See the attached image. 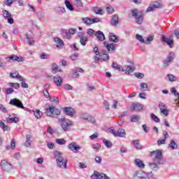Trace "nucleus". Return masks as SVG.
<instances>
[{
	"label": "nucleus",
	"mask_w": 179,
	"mask_h": 179,
	"mask_svg": "<svg viewBox=\"0 0 179 179\" xmlns=\"http://www.w3.org/2000/svg\"><path fill=\"white\" fill-rule=\"evenodd\" d=\"M45 113L47 117H52V118H55L61 115V110L55 108L54 106H50L48 108H45Z\"/></svg>",
	"instance_id": "nucleus-3"
},
{
	"label": "nucleus",
	"mask_w": 179,
	"mask_h": 179,
	"mask_svg": "<svg viewBox=\"0 0 179 179\" xmlns=\"http://www.w3.org/2000/svg\"><path fill=\"white\" fill-rule=\"evenodd\" d=\"M125 135H127L125 129L120 128L116 132V134H115V136H118L119 138H125Z\"/></svg>",
	"instance_id": "nucleus-17"
},
{
	"label": "nucleus",
	"mask_w": 179,
	"mask_h": 179,
	"mask_svg": "<svg viewBox=\"0 0 179 179\" xmlns=\"http://www.w3.org/2000/svg\"><path fill=\"white\" fill-rule=\"evenodd\" d=\"M80 120L87 121V122H91L92 124L96 123V119L87 113H81L80 115Z\"/></svg>",
	"instance_id": "nucleus-6"
},
{
	"label": "nucleus",
	"mask_w": 179,
	"mask_h": 179,
	"mask_svg": "<svg viewBox=\"0 0 179 179\" xmlns=\"http://www.w3.org/2000/svg\"><path fill=\"white\" fill-rule=\"evenodd\" d=\"M161 40L162 43H166L170 48H173L172 44H174V39L173 35L169 36V37H166L164 35L162 36Z\"/></svg>",
	"instance_id": "nucleus-8"
},
{
	"label": "nucleus",
	"mask_w": 179,
	"mask_h": 179,
	"mask_svg": "<svg viewBox=\"0 0 179 179\" xmlns=\"http://www.w3.org/2000/svg\"><path fill=\"white\" fill-rule=\"evenodd\" d=\"M109 40L113 43H118L120 41L117 36L113 33L109 34Z\"/></svg>",
	"instance_id": "nucleus-22"
},
{
	"label": "nucleus",
	"mask_w": 179,
	"mask_h": 179,
	"mask_svg": "<svg viewBox=\"0 0 179 179\" xmlns=\"http://www.w3.org/2000/svg\"><path fill=\"white\" fill-rule=\"evenodd\" d=\"M10 78H18L19 73L18 72L10 73Z\"/></svg>",
	"instance_id": "nucleus-62"
},
{
	"label": "nucleus",
	"mask_w": 179,
	"mask_h": 179,
	"mask_svg": "<svg viewBox=\"0 0 179 179\" xmlns=\"http://www.w3.org/2000/svg\"><path fill=\"white\" fill-rule=\"evenodd\" d=\"M174 57H176V55H174V52H170L167 56L166 59H168V61H171V62L174 59Z\"/></svg>",
	"instance_id": "nucleus-46"
},
{
	"label": "nucleus",
	"mask_w": 179,
	"mask_h": 179,
	"mask_svg": "<svg viewBox=\"0 0 179 179\" xmlns=\"http://www.w3.org/2000/svg\"><path fill=\"white\" fill-rule=\"evenodd\" d=\"M134 75L136 78H138V79H143V76H145L142 73H136Z\"/></svg>",
	"instance_id": "nucleus-56"
},
{
	"label": "nucleus",
	"mask_w": 179,
	"mask_h": 179,
	"mask_svg": "<svg viewBox=\"0 0 179 179\" xmlns=\"http://www.w3.org/2000/svg\"><path fill=\"white\" fill-rule=\"evenodd\" d=\"M87 37L86 36H82L80 38V43L82 45H86V43H87Z\"/></svg>",
	"instance_id": "nucleus-38"
},
{
	"label": "nucleus",
	"mask_w": 179,
	"mask_h": 179,
	"mask_svg": "<svg viewBox=\"0 0 179 179\" xmlns=\"http://www.w3.org/2000/svg\"><path fill=\"white\" fill-rule=\"evenodd\" d=\"M55 142L57 145H65L66 143V141L64 138H57Z\"/></svg>",
	"instance_id": "nucleus-39"
},
{
	"label": "nucleus",
	"mask_w": 179,
	"mask_h": 179,
	"mask_svg": "<svg viewBox=\"0 0 179 179\" xmlns=\"http://www.w3.org/2000/svg\"><path fill=\"white\" fill-rule=\"evenodd\" d=\"M53 80L54 83L57 85V86H62V83L64 80H62V78L59 76H56L53 77Z\"/></svg>",
	"instance_id": "nucleus-16"
},
{
	"label": "nucleus",
	"mask_w": 179,
	"mask_h": 179,
	"mask_svg": "<svg viewBox=\"0 0 179 179\" xmlns=\"http://www.w3.org/2000/svg\"><path fill=\"white\" fill-rule=\"evenodd\" d=\"M52 72L53 73H57V72H62V69H59V66L55 63H52Z\"/></svg>",
	"instance_id": "nucleus-20"
},
{
	"label": "nucleus",
	"mask_w": 179,
	"mask_h": 179,
	"mask_svg": "<svg viewBox=\"0 0 179 179\" xmlns=\"http://www.w3.org/2000/svg\"><path fill=\"white\" fill-rule=\"evenodd\" d=\"M159 108L160 111H162V110H167V106H166L165 103H161L159 105Z\"/></svg>",
	"instance_id": "nucleus-53"
},
{
	"label": "nucleus",
	"mask_w": 179,
	"mask_h": 179,
	"mask_svg": "<svg viewBox=\"0 0 179 179\" xmlns=\"http://www.w3.org/2000/svg\"><path fill=\"white\" fill-rule=\"evenodd\" d=\"M69 33L71 36H73V34H75V33H76V29L70 28L69 30Z\"/></svg>",
	"instance_id": "nucleus-61"
},
{
	"label": "nucleus",
	"mask_w": 179,
	"mask_h": 179,
	"mask_svg": "<svg viewBox=\"0 0 179 179\" xmlns=\"http://www.w3.org/2000/svg\"><path fill=\"white\" fill-rule=\"evenodd\" d=\"M34 114L36 118H37V120H40V118L43 117V113L40 111V110L38 109L34 110Z\"/></svg>",
	"instance_id": "nucleus-24"
},
{
	"label": "nucleus",
	"mask_w": 179,
	"mask_h": 179,
	"mask_svg": "<svg viewBox=\"0 0 179 179\" xmlns=\"http://www.w3.org/2000/svg\"><path fill=\"white\" fill-rule=\"evenodd\" d=\"M41 59H50V55H45V53H42L41 55Z\"/></svg>",
	"instance_id": "nucleus-55"
},
{
	"label": "nucleus",
	"mask_w": 179,
	"mask_h": 179,
	"mask_svg": "<svg viewBox=\"0 0 179 179\" xmlns=\"http://www.w3.org/2000/svg\"><path fill=\"white\" fill-rule=\"evenodd\" d=\"M53 155L55 156V158L56 159V161L61 160L62 159H64V157H62V152H61L59 151H55L53 152Z\"/></svg>",
	"instance_id": "nucleus-23"
},
{
	"label": "nucleus",
	"mask_w": 179,
	"mask_h": 179,
	"mask_svg": "<svg viewBox=\"0 0 179 179\" xmlns=\"http://www.w3.org/2000/svg\"><path fill=\"white\" fill-rule=\"evenodd\" d=\"M140 89L142 90V92H146L148 90V84L141 83L140 84Z\"/></svg>",
	"instance_id": "nucleus-37"
},
{
	"label": "nucleus",
	"mask_w": 179,
	"mask_h": 179,
	"mask_svg": "<svg viewBox=\"0 0 179 179\" xmlns=\"http://www.w3.org/2000/svg\"><path fill=\"white\" fill-rule=\"evenodd\" d=\"M148 177L149 179H154L155 178V173L152 171H150L148 174Z\"/></svg>",
	"instance_id": "nucleus-63"
},
{
	"label": "nucleus",
	"mask_w": 179,
	"mask_h": 179,
	"mask_svg": "<svg viewBox=\"0 0 179 179\" xmlns=\"http://www.w3.org/2000/svg\"><path fill=\"white\" fill-rule=\"evenodd\" d=\"M3 17H5V19H8V17H12V15L10 14V13H9V11L4 10L3 11Z\"/></svg>",
	"instance_id": "nucleus-42"
},
{
	"label": "nucleus",
	"mask_w": 179,
	"mask_h": 179,
	"mask_svg": "<svg viewBox=\"0 0 179 179\" xmlns=\"http://www.w3.org/2000/svg\"><path fill=\"white\" fill-rule=\"evenodd\" d=\"M56 162L58 167H60V169H66V164L68 163V162L64 159V158H62V159H58Z\"/></svg>",
	"instance_id": "nucleus-13"
},
{
	"label": "nucleus",
	"mask_w": 179,
	"mask_h": 179,
	"mask_svg": "<svg viewBox=\"0 0 179 179\" xmlns=\"http://www.w3.org/2000/svg\"><path fill=\"white\" fill-rule=\"evenodd\" d=\"M106 10H107L108 13H109L110 15L114 13V8H113V6H108L106 8Z\"/></svg>",
	"instance_id": "nucleus-51"
},
{
	"label": "nucleus",
	"mask_w": 179,
	"mask_h": 179,
	"mask_svg": "<svg viewBox=\"0 0 179 179\" xmlns=\"http://www.w3.org/2000/svg\"><path fill=\"white\" fill-rule=\"evenodd\" d=\"M0 128H2L3 131H10V127H8V126L6 125L2 121H0Z\"/></svg>",
	"instance_id": "nucleus-28"
},
{
	"label": "nucleus",
	"mask_w": 179,
	"mask_h": 179,
	"mask_svg": "<svg viewBox=\"0 0 179 179\" xmlns=\"http://www.w3.org/2000/svg\"><path fill=\"white\" fill-rule=\"evenodd\" d=\"M136 40H138V41H140L141 43H144L145 44H149V42L145 41V39L143 38V36H142V35L136 34Z\"/></svg>",
	"instance_id": "nucleus-26"
},
{
	"label": "nucleus",
	"mask_w": 179,
	"mask_h": 179,
	"mask_svg": "<svg viewBox=\"0 0 179 179\" xmlns=\"http://www.w3.org/2000/svg\"><path fill=\"white\" fill-rule=\"evenodd\" d=\"M125 71L126 73H127V75H129V73H132V72L135 71V68L132 66H127Z\"/></svg>",
	"instance_id": "nucleus-33"
},
{
	"label": "nucleus",
	"mask_w": 179,
	"mask_h": 179,
	"mask_svg": "<svg viewBox=\"0 0 179 179\" xmlns=\"http://www.w3.org/2000/svg\"><path fill=\"white\" fill-rule=\"evenodd\" d=\"M99 22H101V20L100 18H94L91 19V24H93V23H99Z\"/></svg>",
	"instance_id": "nucleus-57"
},
{
	"label": "nucleus",
	"mask_w": 179,
	"mask_h": 179,
	"mask_svg": "<svg viewBox=\"0 0 179 179\" xmlns=\"http://www.w3.org/2000/svg\"><path fill=\"white\" fill-rule=\"evenodd\" d=\"M133 179H149V176L143 171H137L133 174Z\"/></svg>",
	"instance_id": "nucleus-5"
},
{
	"label": "nucleus",
	"mask_w": 179,
	"mask_h": 179,
	"mask_svg": "<svg viewBox=\"0 0 179 179\" xmlns=\"http://www.w3.org/2000/svg\"><path fill=\"white\" fill-rule=\"evenodd\" d=\"M143 108V105L139 103H133L131 107V111H141Z\"/></svg>",
	"instance_id": "nucleus-15"
},
{
	"label": "nucleus",
	"mask_w": 179,
	"mask_h": 179,
	"mask_svg": "<svg viewBox=\"0 0 179 179\" xmlns=\"http://www.w3.org/2000/svg\"><path fill=\"white\" fill-rule=\"evenodd\" d=\"M9 104H10L11 106H15V107H17L18 108H22V110H26V107H24L23 106L22 101L20 99H17V98L10 99Z\"/></svg>",
	"instance_id": "nucleus-7"
},
{
	"label": "nucleus",
	"mask_w": 179,
	"mask_h": 179,
	"mask_svg": "<svg viewBox=\"0 0 179 179\" xmlns=\"http://www.w3.org/2000/svg\"><path fill=\"white\" fill-rule=\"evenodd\" d=\"M59 123L64 132L71 131V127H73V122L68 118L59 119Z\"/></svg>",
	"instance_id": "nucleus-2"
},
{
	"label": "nucleus",
	"mask_w": 179,
	"mask_h": 179,
	"mask_svg": "<svg viewBox=\"0 0 179 179\" xmlns=\"http://www.w3.org/2000/svg\"><path fill=\"white\" fill-rule=\"evenodd\" d=\"M68 148L69 150H71V152H73V153H78V151L82 149V147L76 144L75 142L69 144Z\"/></svg>",
	"instance_id": "nucleus-9"
},
{
	"label": "nucleus",
	"mask_w": 179,
	"mask_h": 179,
	"mask_svg": "<svg viewBox=\"0 0 179 179\" xmlns=\"http://www.w3.org/2000/svg\"><path fill=\"white\" fill-rule=\"evenodd\" d=\"M170 62H171L170 60H168L167 59L164 61V66L166 68L170 65Z\"/></svg>",
	"instance_id": "nucleus-64"
},
{
	"label": "nucleus",
	"mask_w": 179,
	"mask_h": 179,
	"mask_svg": "<svg viewBox=\"0 0 179 179\" xmlns=\"http://www.w3.org/2000/svg\"><path fill=\"white\" fill-rule=\"evenodd\" d=\"M63 36L64 38H67L68 40H71L72 38V36L70 34V33L66 31L63 32Z\"/></svg>",
	"instance_id": "nucleus-47"
},
{
	"label": "nucleus",
	"mask_w": 179,
	"mask_h": 179,
	"mask_svg": "<svg viewBox=\"0 0 179 179\" xmlns=\"http://www.w3.org/2000/svg\"><path fill=\"white\" fill-rule=\"evenodd\" d=\"M26 38L28 40L29 45H34V40L30 37L28 34L26 35Z\"/></svg>",
	"instance_id": "nucleus-43"
},
{
	"label": "nucleus",
	"mask_w": 179,
	"mask_h": 179,
	"mask_svg": "<svg viewBox=\"0 0 179 179\" xmlns=\"http://www.w3.org/2000/svg\"><path fill=\"white\" fill-rule=\"evenodd\" d=\"M157 144L159 146L162 145H165L166 144V139H162V140H158L157 141Z\"/></svg>",
	"instance_id": "nucleus-60"
},
{
	"label": "nucleus",
	"mask_w": 179,
	"mask_h": 179,
	"mask_svg": "<svg viewBox=\"0 0 179 179\" xmlns=\"http://www.w3.org/2000/svg\"><path fill=\"white\" fill-rule=\"evenodd\" d=\"M63 110L66 115H69L70 117H73V115L75 114V109L71 107L64 108Z\"/></svg>",
	"instance_id": "nucleus-14"
},
{
	"label": "nucleus",
	"mask_w": 179,
	"mask_h": 179,
	"mask_svg": "<svg viewBox=\"0 0 179 179\" xmlns=\"http://www.w3.org/2000/svg\"><path fill=\"white\" fill-rule=\"evenodd\" d=\"M133 144L134 145V148H136V149H142V145H140L138 140H134Z\"/></svg>",
	"instance_id": "nucleus-41"
},
{
	"label": "nucleus",
	"mask_w": 179,
	"mask_h": 179,
	"mask_svg": "<svg viewBox=\"0 0 179 179\" xmlns=\"http://www.w3.org/2000/svg\"><path fill=\"white\" fill-rule=\"evenodd\" d=\"M79 72L81 73H83V70L82 69V68H78L76 71L73 72V78H78Z\"/></svg>",
	"instance_id": "nucleus-36"
},
{
	"label": "nucleus",
	"mask_w": 179,
	"mask_h": 179,
	"mask_svg": "<svg viewBox=\"0 0 179 179\" xmlns=\"http://www.w3.org/2000/svg\"><path fill=\"white\" fill-rule=\"evenodd\" d=\"M92 179H110V177L107 176L105 173L95 171L94 175L92 176Z\"/></svg>",
	"instance_id": "nucleus-11"
},
{
	"label": "nucleus",
	"mask_w": 179,
	"mask_h": 179,
	"mask_svg": "<svg viewBox=\"0 0 179 179\" xmlns=\"http://www.w3.org/2000/svg\"><path fill=\"white\" fill-rule=\"evenodd\" d=\"M55 41L57 45V47H61L62 45H64V41H62V40L59 38H55Z\"/></svg>",
	"instance_id": "nucleus-32"
},
{
	"label": "nucleus",
	"mask_w": 179,
	"mask_h": 179,
	"mask_svg": "<svg viewBox=\"0 0 179 179\" xmlns=\"http://www.w3.org/2000/svg\"><path fill=\"white\" fill-rule=\"evenodd\" d=\"M141 117L138 115H133L131 117V122H138Z\"/></svg>",
	"instance_id": "nucleus-44"
},
{
	"label": "nucleus",
	"mask_w": 179,
	"mask_h": 179,
	"mask_svg": "<svg viewBox=\"0 0 179 179\" xmlns=\"http://www.w3.org/2000/svg\"><path fill=\"white\" fill-rule=\"evenodd\" d=\"M131 12L132 16L136 18V23H138V24H142L143 22V15H142V12H138L137 9H133Z\"/></svg>",
	"instance_id": "nucleus-4"
},
{
	"label": "nucleus",
	"mask_w": 179,
	"mask_h": 179,
	"mask_svg": "<svg viewBox=\"0 0 179 179\" xmlns=\"http://www.w3.org/2000/svg\"><path fill=\"white\" fill-rule=\"evenodd\" d=\"M150 156L152 162L148 164V167H150V170H152V171H157V170L160 169L159 166L164 164L163 153L160 150H157L150 152Z\"/></svg>",
	"instance_id": "nucleus-1"
},
{
	"label": "nucleus",
	"mask_w": 179,
	"mask_h": 179,
	"mask_svg": "<svg viewBox=\"0 0 179 179\" xmlns=\"http://www.w3.org/2000/svg\"><path fill=\"white\" fill-rule=\"evenodd\" d=\"M6 121L7 122H15V124H17V122H19V117H8Z\"/></svg>",
	"instance_id": "nucleus-27"
},
{
	"label": "nucleus",
	"mask_w": 179,
	"mask_h": 179,
	"mask_svg": "<svg viewBox=\"0 0 179 179\" xmlns=\"http://www.w3.org/2000/svg\"><path fill=\"white\" fill-rule=\"evenodd\" d=\"M103 45L109 51V52H114L115 51V43H107V42H103Z\"/></svg>",
	"instance_id": "nucleus-12"
},
{
	"label": "nucleus",
	"mask_w": 179,
	"mask_h": 179,
	"mask_svg": "<svg viewBox=\"0 0 179 179\" xmlns=\"http://www.w3.org/2000/svg\"><path fill=\"white\" fill-rule=\"evenodd\" d=\"M112 66L113 68V69H117V71H122V72H124V69H121V66H120L119 64L113 62L112 64Z\"/></svg>",
	"instance_id": "nucleus-34"
},
{
	"label": "nucleus",
	"mask_w": 179,
	"mask_h": 179,
	"mask_svg": "<svg viewBox=\"0 0 179 179\" xmlns=\"http://www.w3.org/2000/svg\"><path fill=\"white\" fill-rule=\"evenodd\" d=\"M92 148H93V149L96 150V152H99V149H100V148H101V145H100V144H99V143H96V144L92 145Z\"/></svg>",
	"instance_id": "nucleus-54"
},
{
	"label": "nucleus",
	"mask_w": 179,
	"mask_h": 179,
	"mask_svg": "<svg viewBox=\"0 0 179 179\" xmlns=\"http://www.w3.org/2000/svg\"><path fill=\"white\" fill-rule=\"evenodd\" d=\"M103 143L108 148H113V143L106 138L103 139Z\"/></svg>",
	"instance_id": "nucleus-30"
},
{
	"label": "nucleus",
	"mask_w": 179,
	"mask_h": 179,
	"mask_svg": "<svg viewBox=\"0 0 179 179\" xmlns=\"http://www.w3.org/2000/svg\"><path fill=\"white\" fill-rule=\"evenodd\" d=\"M95 35L96 36L97 38L100 40V41H104V40H106V36L101 31H98Z\"/></svg>",
	"instance_id": "nucleus-21"
},
{
	"label": "nucleus",
	"mask_w": 179,
	"mask_h": 179,
	"mask_svg": "<svg viewBox=\"0 0 179 179\" xmlns=\"http://www.w3.org/2000/svg\"><path fill=\"white\" fill-rule=\"evenodd\" d=\"M74 5L77 6V8H82V6H83V3H82V0H76Z\"/></svg>",
	"instance_id": "nucleus-48"
},
{
	"label": "nucleus",
	"mask_w": 179,
	"mask_h": 179,
	"mask_svg": "<svg viewBox=\"0 0 179 179\" xmlns=\"http://www.w3.org/2000/svg\"><path fill=\"white\" fill-rule=\"evenodd\" d=\"M171 92L172 94H174V96L178 97V99L179 100V93L177 92V90H176V88H174V87L171 88Z\"/></svg>",
	"instance_id": "nucleus-49"
},
{
	"label": "nucleus",
	"mask_w": 179,
	"mask_h": 179,
	"mask_svg": "<svg viewBox=\"0 0 179 179\" xmlns=\"http://www.w3.org/2000/svg\"><path fill=\"white\" fill-rule=\"evenodd\" d=\"M119 20H120V18L118 17V15H113L112 20L110 21L112 26H117L118 24Z\"/></svg>",
	"instance_id": "nucleus-19"
},
{
	"label": "nucleus",
	"mask_w": 179,
	"mask_h": 179,
	"mask_svg": "<svg viewBox=\"0 0 179 179\" xmlns=\"http://www.w3.org/2000/svg\"><path fill=\"white\" fill-rule=\"evenodd\" d=\"M178 145H177V143H176V141L173 140L171 141V143L169 145V148H171L172 150H174V149H177Z\"/></svg>",
	"instance_id": "nucleus-31"
},
{
	"label": "nucleus",
	"mask_w": 179,
	"mask_h": 179,
	"mask_svg": "<svg viewBox=\"0 0 179 179\" xmlns=\"http://www.w3.org/2000/svg\"><path fill=\"white\" fill-rule=\"evenodd\" d=\"M64 3L67 8V9H69V10H71V11H73L74 10V8H73V6H72L71 4V1H68V0H66L64 1Z\"/></svg>",
	"instance_id": "nucleus-25"
},
{
	"label": "nucleus",
	"mask_w": 179,
	"mask_h": 179,
	"mask_svg": "<svg viewBox=\"0 0 179 179\" xmlns=\"http://www.w3.org/2000/svg\"><path fill=\"white\" fill-rule=\"evenodd\" d=\"M93 10H94V13H96V15H103V9H101L99 7H94L93 8Z\"/></svg>",
	"instance_id": "nucleus-35"
},
{
	"label": "nucleus",
	"mask_w": 179,
	"mask_h": 179,
	"mask_svg": "<svg viewBox=\"0 0 179 179\" xmlns=\"http://www.w3.org/2000/svg\"><path fill=\"white\" fill-rule=\"evenodd\" d=\"M134 163L138 169H145V164L143 163V161L139 159H136L134 160Z\"/></svg>",
	"instance_id": "nucleus-18"
},
{
	"label": "nucleus",
	"mask_w": 179,
	"mask_h": 179,
	"mask_svg": "<svg viewBox=\"0 0 179 179\" xmlns=\"http://www.w3.org/2000/svg\"><path fill=\"white\" fill-rule=\"evenodd\" d=\"M152 8L154 9H160V8H163V4L162 3H159L157 1H155L152 4Z\"/></svg>",
	"instance_id": "nucleus-29"
},
{
	"label": "nucleus",
	"mask_w": 179,
	"mask_h": 179,
	"mask_svg": "<svg viewBox=\"0 0 179 179\" xmlns=\"http://www.w3.org/2000/svg\"><path fill=\"white\" fill-rule=\"evenodd\" d=\"M168 79L170 82H176L177 80V77L172 74L167 75Z\"/></svg>",
	"instance_id": "nucleus-40"
},
{
	"label": "nucleus",
	"mask_w": 179,
	"mask_h": 179,
	"mask_svg": "<svg viewBox=\"0 0 179 179\" xmlns=\"http://www.w3.org/2000/svg\"><path fill=\"white\" fill-rule=\"evenodd\" d=\"M0 165L4 171H10L12 170V165L5 160L1 161Z\"/></svg>",
	"instance_id": "nucleus-10"
},
{
	"label": "nucleus",
	"mask_w": 179,
	"mask_h": 179,
	"mask_svg": "<svg viewBox=\"0 0 179 179\" xmlns=\"http://www.w3.org/2000/svg\"><path fill=\"white\" fill-rule=\"evenodd\" d=\"M108 58H110L108 55H107L106 53H103V57H101V59H103V61H108Z\"/></svg>",
	"instance_id": "nucleus-59"
},
{
	"label": "nucleus",
	"mask_w": 179,
	"mask_h": 179,
	"mask_svg": "<svg viewBox=\"0 0 179 179\" xmlns=\"http://www.w3.org/2000/svg\"><path fill=\"white\" fill-rule=\"evenodd\" d=\"M151 118H152L155 122H159L160 121V119H159V117L156 115H155V113L151 114Z\"/></svg>",
	"instance_id": "nucleus-52"
},
{
	"label": "nucleus",
	"mask_w": 179,
	"mask_h": 179,
	"mask_svg": "<svg viewBox=\"0 0 179 179\" xmlns=\"http://www.w3.org/2000/svg\"><path fill=\"white\" fill-rule=\"evenodd\" d=\"M82 20L85 24H92V18L85 17L83 18Z\"/></svg>",
	"instance_id": "nucleus-45"
},
{
	"label": "nucleus",
	"mask_w": 179,
	"mask_h": 179,
	"mask_svg": "<svg viewBox=\"0 0 179 179\" xmlns=\"http://www.w3.org/2000/svg\"><path fill=\"white\" fill-rule=\"evenodd\" d=\"M78 57H79V53H74L70 56V59L71 61H76Z\"/></svg>",
	"instance_id": "nucleus-50"
},
{
	"label": "nucleus",
	"mask_w": 179,
	"mask_h": 179,
	"mask_svg": "<svg viewBox=\"0 0 179 179\" xmlns=\"http://www.w3.org/2000/svg\"><path fill=\"white\" fill-rule=\"evenodd\" d=\"M94 52L95 55H100L101 57V53H100V52H99V48H97V46H95L94 48Z\"/></svg>",
	"instance_id": "nucleus-58"
}]
</instances>
